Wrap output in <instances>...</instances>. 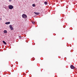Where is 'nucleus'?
I'll use <instances>...</instances> for the list:
<instances>
[{"label":"nucleus","instance_id":"1","mask_svg":"<svg viewBox=\"0 0 77 77\" xmlns=\"http://www.w3.org/2000/svg\"><path fill=\"white\" fill-rule=\"evenodd\" d=\"M8 8L9 9H12L14 8V7L13 5H10L8 6Z\"/></svg>","mask_w":77,"mask_h":77},{"label":"nucleus","instance_id":"2","mask_svg":"<svg viewBox=\"0 0 77 77\" xmlns=\"http://www.w3.org/2000/svg\"><path fill=\"white\" fill-rule=\"evenodd\" d=\"M22 17L24 18H27V15L25 14H23L22 15Z\"/></svg>","mask_w":77,"mask_h":77},{"label":"nucleus","instance_id":"3","mask_svg":"<svg viewBox=\"0 0 77 77\" xmlns=\"http://www.w3.org/2000/svg\"><path fill=\"white\" fill-rule=\"evenodd\" d=\"M70 68H71V69H74V68H75V67H74V66L72 65L70 66Z\"/></svg>","mask_w":77,"mask_h":77},{"label":"nucleus","instance_id":"4","mask_svg":"<svg viewBox=\"0 0 77 77\" xmlns=\"http://www.w3.org/2000/svg\"><path fill=\"white\" fill-rule=\"evenodd\" d=\"M9 27L11 30H14V28H13V27H12V25H10Z\"/></svg>","mask_w":77,"mask_h":77},{"label":"nucleus","instance_id":"5","mask_svg":"<svg viewBox=\"0 0 77 77\" xmlns=\"http://www.w3.org/2000/svg\"><path fill=\"white\" fill-rule=\"evenodd\" d=\"M34 13L35 14V15H39V14H40V13H38V12H34Z\"/></svg>","mask_w":77,"mask_h":77},{"label":"nucleus","instance_id":"6","mask_svg":"<svg viewBox=\"0 0 77 77\" xmlns=\"http://www.w3.org/2000/svg\"><path fill=\"white\" fill-rule=\"evenodd\" d=\"M11 23V22H6L5 23V24H9Z\"/></svg>","mask_w":77,"mask_h":77},{"label":"nucleus","instance_id":"7","mask_svg":"<svg viewBox=\"0 0 77 77\" xmlns=\"http://www.w3.org/2000/svg\"><path fill=\"white\" fill-rule=\"evenodd\" d=\"M3 42L4 44H5V45H6V42H5V41H3Z\"/></svg>","mask_w":77,"mask_h":77},{"label":"nucleus","instance_id":"8","mask_svg":"<svg viewBox=\"0 0 77 77\" xmlns=\"http://www.w3.org/2000/svg\"><path fill=\"white\" fill-rule=\"evenodd\" d=\"M4 33H7V31L5 30L4 31Z\"/></svg>","mask_w":77,"mask_h":77},{"label":"nucleus","instance_id":"9","mask_svg":"<svg viewBox=\"0 0 77 77\" xmlns=\"http://www.w3.org/2000/svg\"><path fill=\"white\" fill-rule=\"evenodd\" d=\"M32 23L34 25H35V22H32Z\"/></svg>","mask_w":77,"mask_h":77},{"label":"nucleus","instance_id":"10","mask_svg":"<svg viewBox=\"0 0 77 77\" xmlns=\"http://www.w3.org/2000/svg\"><path fill=\"white\" fill-rule=\"evenodd\" d=\"M44 4H45L46 5L47 4V2H45L44 3Z\"/></svg>","mask_w":77,"mask_h":77},{"label":"nucleus","instance_id":"11","mask_svg":"<svg viewBox=\"0 0 77 77\" xmlns=\"http://www.w3.org/2000/svg\"><path fill=\"white\" fill-rule=\"evenodd\" d=\"M32 6H33V7H35V4H33L32 5Z\"/></svg>","mask_w":77,"mask_h":77},{"label":"nucleus","instance_id":"12","mask_svg":"<svg viewBox=\"0 0 77 77\" xmlns=\"http://www.w3.org/2000/svg\"><path fill=\"white\" fill-rule=\"evenodd\" d=\"M9 2H11L12 0H9Z\"/></svg>","mask_w":77,"mask_h":77},{"label":"nucleus","instance_id":"13","mask_svg":"<svg viewBox=\"0 0 77 77\" xmlns=\"http://www.w3.org/2000/svg\"><path fill=\"white\" fill-rule=\"evenodd\" d=\"M0 20H1V18H0Z\"/></svg>","mask_w":77,"mask_h":77}]
</instances>
